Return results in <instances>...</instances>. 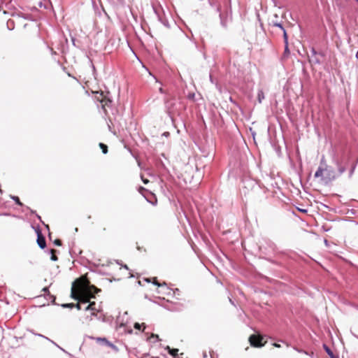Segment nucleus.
<instances>
[{
  "instance_id": "f257e3e1",
  "label": "nucleus",
  "mask_w": 358,
  "mask_h": 358,
  "mask_svg": "<svg viewBox=\"0 0 358 358\" xmlns=\"http://www.w3.org/2000/svg\"><path fill=\"white\" fill-rule=\"evenodd\" d=\"M315 178H320V181L324 184H329L338 178L336 171L326 163L324 157L323 156L320 160V166L315 173Z\"/></svg>"
},
{
  "instance_id": "f03ea898",
  "label": "nucleus",
  "mask_w": 358,
  "mask_h": 358,
  "mask_svg": "<svg viewBox=\"0 0 358 358\" xmlns=\"http://www.w3.org/2000/svg\"><path fill=\"white\" fill-rule=\"evenodd\" d=\"M100 96H101V99H99V97H97V99L100 101L101 108L104 113H106L107 108L110 107L112 101L108 97L103 96V93H101Z\"/></svg>"
},
{
  "instance_id": "7ed1b4c3",
  "label": "nucleus",
  "mask_w": 358,
  "mask_h": 358,
  "mask_svg": "<svg viewBox=\"0 0 358 358\" xmlns=\"http://www.w3.org/2000/svg\"><path fill=\"white\" fill-rule=\"evenodd\" d=\"M262 337L257 336L256 335H251L249 337V341L252 346L260 348L264 346V344L262 343Z\"/></svg>"
},
{
  "instance_id": "20e7f679",
  "label": "nucleus",
  "mask_w": 358,
  "mask_h": 358,
  "mask_svg": "<svg viewBox=\"0 0 358 358\" xmlns=\"http://www.w3.org/2000/svg\"><path fill=\"white\" fill-rule=\"evenodd\" d=\"M310 52H311V54L309 56L310 62L313 63L314 64H320L321 63V62H320V59L318 58V55L323 56V54L317 53L314 48H311Z\"/></svg>"
},
{
  "instance_id": "39448f33",
  "label": "nucleus",
  "mask_w": 358,
  "mask_h": 358,
  "mask_svg": "<svg viewBox=\"0 0 358 358\" xmlns=\"http://www.w3.org/2000/svg\"><path fill=\"white\" fill-rule=\"evenodd\" d=\"M37 234V243L40 248L44 249L46 246V242L44 236L42 235L41 231L38 229Z\"/></svg>"
},
{
  "instance_id": "423d86ee",
  "label": "nucleus",
  "mask_w": 358,
  "mask_h": 358,
  "mask_svg": "<svg viewBox=\"0 0 358 358\" xmlns=\"http://www.w3.org/2000/svg\"><path fill=\"white\" fill-rule=\"evenodd\" d=\"M72 296L78 300V301L81 303H87L89 302V298L87 296L81 295L79 297L76 296V294L74 292V288L72 287V292H71Z\"/></svg>"
},
{
  "instance_id": "0eeeda50",
  "label": "nucleus",
  "mask_w": 358,
  "mask_h": 358,
  "mask_svg": "<svg viewBox=\"0 0 358 358\" xmlns=\"http://www.w3.org/2000/svg\"><path fill=\"white\" fill-rule=\"evenodd\" d=\"M323 348L325 350V352L327 353V355L329 356L330 358H336L337 357H335L331 350L326 345L323 344Z\"/></svg>"
},
{
  "instance_id": "6e6552de",
  "label": "nucleus",
  "mask_w": 358,
  "mask_h": 358,
  "mask_svg": "<svg viewBox=\"0 0 358 358\" xmlns=\"http://www.w3.org/2000/svg\"><path fill=\"white\" fill-rule=\"evenodd\" d=\"M243 183L248 186L251 187L252 188L258 187L257 183L252 180H245L243 181Z\"/></svg>"
},
{
  "instance_id": "1a4fd4ad",
  "label": "nucleus",
  "mask_w": 358,
  "mask_h": 358,
  "mask_svg": "<svg viewBox=\"0 0 358 358\" xmlns=\"http://www.w3.org/2000/svg\"><path fill=\"white\" fill-rule=\"evenodd\" d=\"M264 99V93L262 90H259L257 92V100L259 103H262V101Z\"/></svg>"
},
{
  "instance_id": "9d476101",
  "label": "nucleus",
  "mask_w": 358,
  "mask_h": 358,
  "mask_svg": "<svg viewBox=\"0 0 358 358\" xmlns=\"http://www.w3.org/2000/svg\"><path fill=\"white\" fill-rule=\"evenodd\" d=\"M337 166L338 171L336 172V175H338V177H339L345 171V167L340 165L338 163L337 164Z\"/></svg>"
},
{
  "instance_id": "9b49d317",
  "label": "nucleus",
  "mask_w": 358,
  "mask_h": 358,
  "mask_svg": "<svg viewBox=\"0 0 358 358\" xmlns=\"http://www.w3.org/2000/svg\"><path fill=\"white\" fill-rule=\"evenodd\" d=\"M166 349H167L169 350V354L173 357H175L178 352V349H171L169 346H167Z\"/></svg>"
},
{
  "instance_id": "f8f14e48",
  "label": "nucleus",
  "mask_w": 358,
  "mask_h": 358,
  "mask_svg": "<svg viewBox=\"0 0 358 358\" xmlns=\"http://www.w3.org/2000/svg\"><path fill=\"white\" fill-rule=\"evenodd\" d=\"M272 25H273V27H279V28H280V29H282V30L285 29V28L283 27V26H282V23H281V22H278V21H276V22L273 21V22H272Z\"/></svg>"
},
{
  "instance_id": "ddd939ff",
  "label": "nucleus",
  "mask_w": 358,
  "mask_h": 358,
  "mask_svg": "<svg viewBox=\"0 0 358 358\" xmlns=\"http://www.w3.org/2000/svg\"><path fill=\"white\" fill-rule=\"evenodd\" d=\"M99 147L102 150V152L103 154H106L108 152V147L106 145L102 143H99Z\"/></svg>"
},
{
  "instance_id": "4468645a",
  "label": "nucleus",
  "mask_w": 358,
  "mask_h": 358,
  "mask_svg": "<svg viewBox=\"0 0 358 358\" xmlns=\"http://www.w3.org/2000/svg\"><path fill=\"white\" fill-rule=\"evenodd\" d=\"M95 306V303L93 302V303H90L89 305H87L86 307H85V310H96V308L94 307Z\"/></svg>"
},
{
  "instance_id": "2eb2a0df",
  "label": "nucleus",
  "mask_w": 358,
  "mask_h": 358,
  "mask_svg": "<svg viewBox=\"0 0 358 358\" xmlns=\"http://www.w3.org/2000/svg\"><path fill=\"white\" fill-rule=\"evenodd\" d=\"M10 198L11 199H13V201H15V202L19 205V206H22V203L20 202L19 198L16 196H10Z\"/></svg>"
},
{
  "instance_id": "dca6fc26",
  "label": "nucleus",
  "mask_w": 358,
  "mask_h": 358,
  "mask_svg": "<svg viewBox=\"0 0 358 358\" xmlns=\"http://www.w3.org/2000/svg\"><path fill=\"white\" fill-rule=\"evenodd\" d=\"M49 341H50L53 345H55V346H57L58 348H59L62 351H63L64 352L68 354L69 356H71V354L68 353L64 349H63L62 348H61L60 346H59L56 343H55L53 341L50 340L49 338L48 340Z\"/></svg>"
},
{
  "instance_id": "f3484780",
  "label": "nucleus",
  "mask_w": 358,
  "mask_h": 358,
  "mask_svg": "<svg viewBox=\"0 0 358 358\" xmlns=\"http://www.w3.org/2000/svg\"><path fill=\"white\" fill-rule=\"evenodd\" d=\"M7 27L10 30H12L14 28L13 20H8Z\"/></svg>"
},
{
  "instance_id": "a211bd4d",
  "label": "nucleus",
  "mask_w": 358,
  "mask_h": 358,
  "mask_svg": "<svg viewBox=\"0 0 358 358\" xmlns=\"http://www.w3.org/2000/svg\"><path fill=\"white\" fill-rule=\"evenodd\" d=\"M282 31H283V39H284V43H288V36H287V34L286 30H285V29H283V30H282Z\"/></svg>"
},
{
  "instance_id": "6ab92c4d",
  "label": "nucleus",
  "mask_w": 358,
  "mask_h": 358,
  "mask_svg": "<svg viewBox=\"0 0 358 358\" xmlns=\"http://www.w3.org/2000/svg\"><path fill=\"white\" fill-rule=\"evenodd\" d=\"M220 22L222 27H227V22L226 21L222 18V14L220 13Z\"/></svg>"
},
{
  "instance_id": "aec40b11",
  "label": "nucleus",
  "mask_w": 358,
  "mask_h": 358,
  "mask_svg": "<svg viewBox=\"0 0 358 358\" xmlns=\"http://www.w3.org/2000/svg\"><path fill=\"white\" fill-rule=\"evenodd\" d=\"M159 166H160L163 169H164V170H166V171L167 170V168H166V166L165 163H164L163 161H162L161 159H160V161H159Z\"/></svg>"
},
{
  "instance_id": "412c9836",
  "label": "nucleus",
  "mask_w": 358,
  "mask_h": 358,
  "mask_svg": "<svg viewBox=\"0 0 358 358\" xmlns=\"http://www.w3.org/2000/svg\"><path fill=\"white\" fill-rule=\"evenodd\" d=\"M54 252H55V250H50V252L52 253L51 259H52V261H57V256H55V255H54Z\"/></svg>"
},
{
  "instance_id": "4be33fe9",
  "label": "nucleus",
  "mask_w": 358,
  "mask_h": 358,
  "mask_svg": "<svg viewBox=\"0 0 358 358\" xmlns=\"http://www.w3.org/2000/svg\"><path fill=\"white\" fill-rule=\"evenodd\" d=\"M289 53L288 43H285V54L288 55Z\"/></svg>"
},
{
  "instance_id": "5701e85b",
  "label": "nucleus",
  "mask_w": 358,
  "mask_h": 358,
  "mask_svg": "<svg viewBox=\"0 0 358 358\" xmlns=\"http://www.w3.org/2000/svg\"><path fill=\"white\" fill-rule=\"evenodd\" d=\"M195 97V94L194 93H189L188 95H187V98L189 99H194Z\"/></svg>"
},
{
  "instance_id": "b1692460",
  "label": "nucleus",
  "mask_w": 358,
  "mask_h": 358,
  "mask_svg": "<svg viewBox=\"0 0 358 358\" xmlns=\"http://www.w3.org/2000/svg\"><path fill=\"white\" fill-rule=\"evenodd\" d=\"M74 305L73 303H65L62 306L64 308H72Z\"/></svg>"
},
{
  "instance_id": "393cba45",
  "label": "nucleus",
  "mask_w": 358,
  "mask_h": 358,
  "mask_svg": "<svg viewBox=\"0 0 358 358\" xmlns=\"http://www.w3.org/2000/svg\"><path fill=\"white\" fill-rule=\"evenodd\" d=\"M38 6H39L40 8L43 7L44 8H47V6H46V5H45L42 1H39V2L38 3Z\"/></svg>"
},
{
  "instance_id": "a878e982",
  "label": "nucleus",
  "mask_w": 358,
  "mask_h": 358,
  "mask_svg": "<svg viewBox=\"0 0 358 358\" xmlns=\"http://www.w3.org/2000/svg\"><path fill=\"white\" fill-rule=\"evenodd\" d=\"M54 243H55V245H58V246L61 245V244H62V243H61V241H60V240H59V239H56V240L54 241Z\"/></svg>"
},
{
  "instance_id": "bb28decb",
  "label": "nucleus",
  "mask_w": 358,
  "mask_h": 358,
  "mask_svg": "<svg viewBox=\"0 0 358 358\" xmlns=\"http://www.w3.org/2000/svg\"><path fill=\"white\" fill-rule=\"evenodd\" d=\"M153 283H154L155 285H157L158 287H162V286H165V285H166V284H165V283H164V284H159V283H158L156 280H155V281L153 282Z\"/></svg>"
},
{
  "instance_id": "cd10ccee",
  "label": "nucleus",
  "mask_w": 358,
  "mask_h": 358,
  "mask_svg": "<svg viewBox=\"0 0 358 358\" xmlns=\"http://www.w3.org/2000/svg\"><path fill=\"white\" fill-rule=\"evenodd\" d=\"M91 289H93L94 290L95 292H99L100 291V289H97L96 287L94 286H92L90 288V292H91Z\"/></svg>"
},
{
  "instance_id": "c85d7f7f",
  "label": "nucleus",
  "mask_w": 358,
  "mask_h": 358,
  "mask_svg": "<svg viewBox=\"0 0 358 358\" xmlns=\"http://www.w3.org/2000/svg\"><path fill=\"white\" fill-rule=\"evenodd\" d=\"M354 171H355V167H352V169L350 170V173H349V176L351 177L354 173Z\"/></svg>"
},
{
  "instance_id": "c756f323",
  "label": "nucleus",
  "mask_w": 358,
  "mask_h": 358,
  "mask_svg": "<svg viewBox=\"0 0 358 358\" xmlns=\"http://www.w3.org/2000/svg\"><path fill=\"white\" fill-rule=\"evenodd\" d=\"M134 327H135V329L140 330L141 329V324H138V323H135Z\"/></svg>"
},
{
  "instance_id": "7c9ffc66",
  "label": "nucleus",
  "mask_w": 358,
  "mask_h": 358,
  "mask_svg": "<svg viewBox=\"0 0 358 358\" xmlns=\"http://www.w3.org/2000/svg\"><path fill=\"white\" fill-rule=\"evenodd\" d=\"M3 3H5L7 5L8 3H10L11 0H1Z\"/></svg>"
},
{
  "instance_id": "2f4dec72",
  "label": "nucleus",
  "mask_w": 358,
  "mask_h": 358,
  "mask_svg": "<svg viewBox=\"0 0 358 358\" xmlns=\"http://www.w3.org/2000/svg\"><path fill=\"white\" fill-rule=\"evenodd\" d=\"M81 303H80L78 301V303L76 305V307L78 309V310H80L81 309V305H80Z\"/></svg>"
},
{
  "instance_id": "473e14b6",
  "label": "nucleus",
  "mask_w": 358,
  "mask_h": 358,
  "mask_svg": "<svg viewBox=\"0 0 358 358\" xmlns=\"http://www.w3.org/2000/svg\"><path fill=\"white\" fill-rule=\"evenodd\" d=\"M36 335L37 336L42 337V338H45V339H47V340H49V338H48V337H45V336L41 335V334H36Z\"/></svg>"
},
{
  "instance_id": "72a5a7b5",
  "label": "nucleus",
  "mask_w": 358,
  "mask_h": 358,
  "mask_svg": "<svg viewBox=\"0 0 358 358\" xmlns=\"http://www.w3.org/2000/svg\"><path fill=\"white\" fill-rule=\"evenodd\" d=\"M71 41L74 46H76V39L74 37H71Z\"/></svg>"
},
{
  "instance_id": "f704fd0d",
  "label": "nucleus",
  "mask_w": 358,
  "mask_h": 358,
  "mask_svg": "<svg viewBox=\"0 0 358 358\" xmlns=\"http://www.w3.org/2000/svg\"><path fill=\"white\" fill-rule=\"evenodd\" d=\"M141 178H142V181L145 184H147L149 182V180L148 179H144L143 177H141Z\"/></svg>"
},
{
  "instance_id": "c9c22d12",
  "label": "nucleus",
  "mask_w": 358,
  "mask_h": 358,
  "mask_svg": "<svg viewBox=\"0 0 358 358\" xmlns=\"http://www.w3.org/2000/svg\"><path fill=\"white\" fill-rule=\"evenodd\" d=\"M299 210H300L301 212H303V213H306L307 212V210H305V209H300V208H299Z\"/></svg>"
},
{
  "instance_id": "e433bc0d",
  "label": "nucleus",
  "mask_w": 358,
  "mask_h": 358,
  "mask_svg": "<svg viewBox=\"0 0 358 358\" xmlns=\"http://www.w3.org/2000/svg\"><path fill=\"white\" fill-rule=\"evenodd\" d=\"M273 345L275 347H276V348H280V345L279 344H278V343H273Z\"/></svg>"
},
{
  "instance_id": "4c0bfd02",
  "label": "nucleus",
  "mask_w": 358,
  "mask_h": 358,
  "mask_svg": "<svg viewBox=\"0 0 358 358\" xmlns=\"http://www.w3.org/2000/svg\"><path fill=\"white\" fill-rule=\"evenodd\" d=\"M48 287H44V288L43 289V291L44 292H48Z\"/></svg>"
},
{
  "instance_id": "58836bf2",
  "label": "nucleus",
  "mask_w": 358,
  "mask_h": 358,
  "mask_svg": "<svg viewBox=\"0 0 358 358\" xmlns=\"http://www.w3.org/2000/svg\"><path fill=\"white\" fill-rule=\"evenodd\" d=\"M52 55H55L56 52H55L52 49H50Z\"/></svg>"
},
{
  "instance_id": "ea45409f",
  "label": "nucleus",
  "mask_w": 358,
  "mask_h": 358,
  "mask_svg": "<svg viewBox=\"0 0 358 358\" xmlns=\"http://www.w3.org/2000/svg\"><path fill=\"white\" fill-rule=\"evenodd\" d=\"M159 90L160 93H164V90L162 87H160Z\"/></svg>"
},
{
  "instance_id": "a19ab883",
  "label": "nucleus",
  "mask_w": 358,
  "mask_h": 358,
  "mask_svg": "<svg viewBox=\"0 0 358 358\" xmlns=\"http://www.w3.org/2000/svg\"><path fill=\"white\" fill-rule=\"evenodd\" d=\"M229 301H230V303H231L232 305H234V301H233L231 299H229Z\"/></svg>"
},
{
  "instance_id": "79ce46f5",
  "label": "nucleus",
  "mask_w": 358,
  "mask_h": 358,
  "mask_svg": "<svg viewBox=\"0 0 358 358\" xmlns=\"http://www.w3.org/2000/svg\"><path fill=\"white\" fill-rule=\"evenodd\" d=\"M216 9H217V12H219V13L220 12V8H219V7H217V8H216Z\"/></svg>"
},
{
  "instance_id": "37998d69",
  "label": "nucleus",
  "mask_w": 358,
  "mask_h": 358,
  "mask_svg": "<svg viewBox=\"0 0 358 358\" xmlns=\"http://www.w3.org/2000/svg\"><path fill=\"white\" fill-rule=\"evenodd\" d=\"M203 357H204V358H206V357H207V355H206V352H204V353H203Z\"/></svg>"
},
{
  "instance_id": "c03bdc74",
  "label": "nucleus",
  "mask_w": 358,
  "mask_h": 358,
  "mask_svg": "<svg viewBox=\"0 0 358 358\" xmlns=\"http://www.w3.org/2000/svg\"><path fill=\"white\" fill-rule=\"evenodd\" d=\"M123 267H124V268H126V269H128V267H127V265H124V266H123Z\"/></svg>"
},
{
  "instance_id": "a18cd8bd",
  "label": "nucleus",
  "mask_w": 358,
  "mask_h": 358,
  "mask_svg": "<svg viewBox=\"0 0 358 358\" xmlns=\"http://www.w3.org/2000/svg\"><path fill=\"white\" fill-rule=\"evenodd\" d=\"M152 337L158 338V335H152Z\"/></svg>"
},
{
  "instance_id": "49530a36",
  "label": "nucleus",
  "mask_w": 358,
  "mask_h": 358,
  "mask_svg": "<svg viewBox=\"0 0 358 358\" xmlns=\"http://www.w3.org/2000/svg\"><path fill=\"white\" fill-rule=\"evenodd\" d=\"M162 156L164 159H166V157H165L164 154H162Z\"/></svg>"
},
{
  "instance_id": "de8ad7c7",
  "label": "nucleus",
  "mask_w": 358,
  "mask_h": 358,
  "mask_svg": "<svg viewBox=\"0 0 358 358\" xmlns=\"http://www.w3.org/2000/svg\"><path fill=\"white\" fill-rule=\"evenodd\" d=\"M324 244H327V240H324Z\"/></svg>"
},
{
  "instance_id": "09e8293b",
  "label": "nucleus",
  "mask_w": 358,
  "mask_h": 358,
  "mask_svg": "<svg viewBox=\"0 0 358 358\" xmlns=\"http://www.w3.org/2000/svg\"><path fill=\"white\" fill-rule=\"evenodd\" d=\"M356 58L358 59V52L356 54Z\"/></svg>"
},
{
  "instance_id": "8fccbe9b",
  "label": "nucleus",
  "mask_w": 358,
  "mask_h": 358,
  "mask_svg": "<svg viewBox=\"0 0 358 358\" xmlns=\"http://www.w3.org/2000/svg\"><path fill=\"white\" fill-rule=\"evenodd\" d=\"M10 15H11L12 16H14V15H15L14 13H12Z\"/></svg>"
},
{
  "instance_id": "3c124183",
  "label": "nucleus",
  "mask_w": 358,
  "mask_h": 358,
  "mask_svg": "<svg viewBox=\"0 0 358 358\" xmlns=\"http://www.w3.org/2000/svg\"><path fill=\"white\" fill-rule=\"evenodd\" d=\"M3 13H4V14H7V13H8V12H7V11H4V12H3Z\"/></svg>"
},
{
  "instance_id": "603ef678",
  "label": "nucleus",
  "mask_w": 358,
  "mask_h": 358,
  "mask_svg": "<svg viewBox=\"0 0 358 358\" xmlns=\"http://www.w3.org/2000/svg\"><path fill=\"white\" fill-rule=\"evenodd\" d=\"M0 193H2V190L0 189Z\"/></svg>"
},
{
  "instance_id": "864d4df0",
  "label": "nucleus",
  "mask_w": 358,
  "mask_h": 358,
  "mask_svg": "<svg viewBox=\"0 0 358 358\" xmlns=\"http://www.w3.org/2000/svg\"><path fill=\"white\" fill-rule=\"evenodd\" d=\"M355 1L358 2V0H355Z\"/></svg>"
},
{
  "instance_id": "5fc2aeb1",
  "label": "nucleus",
  "mask_w": 358,
  "mask_h": 358,
  "mask_svg": "<svg viewBox=\"0 0 358 358\" xmlns=\"http://www.w3.org/2000/svg\"><path fill=\"white\" fill-rule=\"evenodd\" d=\"M336 358H338V357H336Z\"/></svg>"
}]
</instances>
